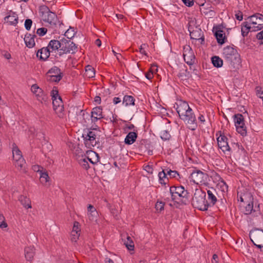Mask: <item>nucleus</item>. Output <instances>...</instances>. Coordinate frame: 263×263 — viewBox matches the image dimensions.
<instances>
[{"instance_id": "nucleus-1", "label": "nucleus", "mask_w": 263, "mask_h": 263, "mask_svg": "<svg viewBox=\"0 0 263 263\" xmlns=\"http://www.w3.org/2000/svg\"><path fill=\"white\" fill-rule=\"evenodd\" d=\"M49 47H52L53 51H55V59L62 57L65 54H74L77 51V45L70 40L63 37L60 40H52L49 42Z\"/></svg>"}, {"instance_id": "nucleus-2", "label": "nucleus", "mask_w": 263, "mask_h": 263, "mask_svg": "<svg viewBox=\"0 0 263 263\" xmlns=\"http://www.w3.org/2000/svg\"><path fill=\"white\" fill-rule=\"evenodd\" d=\"M40 16L43 21L48 24L47 26L55 29L57 24L59 25H63V23L59 21L58 16L55 13L51 11L49 8L46 5H42L39 9Z\"/></svg>"}, {"instance_id": "nucleus-3", "label": "nucleus", "mask_w": 263, "mask_h": 263, "mask_svg": "<svg viewBox=\"0 0 263 263\" xmlns=\"http://www.w3.org/2000/svg\"><path fill=\"white\" fill-rule=\"evenodd\" d=\"M222 56L224 60L233 68H238L241 63L240 54L235 48L231 46L223 48Z\"/></svg>"}, {"instance_id": "nucleus-4", "label": "nucleus", "mask_w": 263, "mask_h": 263, "mask_svg": "<svg viewBox=\"0 0 263 263\" xmlns=\"http://www.w3.org/2000/svg\"><path fill=\"white\" fill-rule=\"evenodd\" d=\"M206 193L201 189H196L192 199V205L194 208L202 211L208 210L209 204L206 200Z\"/></svg>"}, {"instance_id": "nucleus-5", "label": "nucleus", "mask_w": 263, "mask_h": 263, "mask_svg": "<svg viewBox=\"0 0 263 263\" xmlns=\"http://www.w3.org/2000/svg\"><path fill=\"white\" fill-rule=\"evenodd\" d=\"M172 200L176 202L186 204L189 201V193L182 186H171L170 188Z\"/></svg>"}, {"instance_id": "nucleus-6", "label": "nucleus", "mask_w": 263, "mask_h": 263, "mask_svg": "<svg viewBox=\"0 0 263 263\" xmlns=\"http://www.w3.org/2000/svg\"><path fill=\"white\" fill-rule=\"evenodd\" d=\"M249 237L254 245L263 252V230L259 229L252 230L250 232Z\"/></svg>"}, {"instance_id": "nucleus-7", "label": "nucleus", "mask_w": 263, "mask_h": 263, "mask_svg": "<svg viewBox=\"0 0 263 263\" xmlns=\"http://www.w3.org/2000/svg\"><path fill=\"white\" fill-rule=\"evenodd\" d=\"M234 121L237 132L242 136L247 134V127L245 126L243 116L240 114L234 115Z\"/></svg>"}, {"instance_id": "nucleus-8", "label": "nucleus", "mask_w": 263, "mask_h": 263, "mask_svg": "<svg viewBox=\"0 0 263 263\" xmlns=\"http://www.w3.org/2000/svg\"><path fill=\"white\" fill-rule=\"evenodd\" d=\"M190 178L191 181H192L195 184H204L207 181L208 175L200 170H195L191 173Z\"/></svg>"}, {"instance_id": "nucleus-9", "label": "nucleus", "mask_w": 263, "mask_h": 263, "mask_svg": "<svg viewBox=\"0 0 263 263\" xmlns=\"http://www.w3.org/2000/svg\"><path fill=\"white\" fill-rule=\"evenodd\" d=\"M180 119L186 124H189L190 128L192 130H194L197 126L195 115L191 108L189 109Z\"/></svg>"}, {"instance_id": "nucleus-10", "label": "nucleus", "mask_w": 263, "mask_h": 263, "mask_svg": "<svg viewBox=\"0 0 263 263\" xmlns=\"http://www.w3.org/2000/svg\"><path fill=\"white\" fill-rule=\"evenodd\" d=\"M249 20L250 24L254 26L255 31L260 30L263 28V15L257 13L248 18Z\"/></svg>"}, {"instance_id": "nucleus-11", "label": "nucleus", "mask_w": 263, "mask_h": 263, "mask_svg": "<svg viewBox=\"0 0 263 263\" xmlns=\"http://www.w3.org/2000/svg\"><path fill=\"white\" fill-rule=\"evenodd\" d=\"M166 175H168L170 178H176L177 176H180L179 173L176 171H172L171 169L166 168L162 170V172H159L158 176L159 178L160 183L162 184H166V182L165 181V179L168 181V179L166 177Z\"/></svg>"}, {"instance_id": "nucleus-12", "label": "nucleus", "mask_w": 263, "mask_h": 263, "mask_svg": "<svg viewBox=\"0 0 263 263\" xmlns=\"http://www.w3.org/2000/svg\"><path fill=\"white\" fill-rule=\"evenodd\" d=\"M54 55L56 54L55 51H53L52 47H49V43L46 47H43L37 50L36 52V57L39 58L40 60L45 61L50 57V54Z\"/></svg>"}, {"instance_id": "nucleus-13", "label": "nucleus", "mask_w": 263, "mask_h": 263, "mask_svg": "<svg viewBox=\"0 0 263 263\" xmlns=\"http://www.w3.org/2000/svg\"><path fill=\"white\" fill-rule=\"evenodd\" d=\"M183 56L184 60L187 64L191 66L194 64L195 56L190 46L184 47Z\"/></svg>"}, {"instance_id": "nucleus-14", "label": "nucleus", "mask_w": 263, "mask_h": 263, "mask_svg": "<svg viewBox=\"0 0 263 263\" xmlns=\"http://www.w3.org/2000/svg\"><path fill=\"white\" fill-rule=\"evenodd\" d=\"M153 146L151 144V142L147 139H142L139 142L138 149L139 152L142 153H145L148 155H153Z\"/></svg>"}, {"instance_id": "nucleus-15", "label": "nucleus", "mask_w": 263, "mask_h": 263, "mask_svg": "<svg viewBox=\"0 0 263 263\" xmlns=\"http://www.w3.org/2000/svg\"><path fill=\"white\" fill-rule=\"evenodd\" d=\"M53 108L56 114L60 118H63L64 117V105L61 97L56 98H52Z\"/></svg>"}, {"instance_id": "nucleus-16", "label": "nucleus", "mask_w": 263, "mask_h": 263, "mask_svg": "<svg viewBox=\"0 0 263 263\" xmlns=\"http://www.w3.org/2000/svg\"><path fill=\"white\" fill-rule=\"evenodd\" d=\"M213 31L217 43L220 45H223L227 41V37L226 36L225 33L222 30L221 26H214L213 28Z\"/></svg>"}, {"instance_id": "nucleus-17", "label": "nucleus", "mask_w": 263, "mask_h": 263, "mask_svg": "<svg viewBox=\"0 0 263 263\" xmlns=\"http://www.w3.org/2000/svg\"><path fill=\"white\" fill-rule=\"evenodd\" d=\"M97 135L95 132L88 130L84 132L82 135V137L84 140V143L86 145H89L94 146L96 145L97 142L96 140Z\"/></svg>"}, {"instance_id": "nucleus-18", "label": "nucleus", "mask_w": 263, "mask_h": 263, "mask_svg": "<svg viewBox=\"0 0 263 263\" xmlns=\"http://www.w3.org/2000/svg\"><path fill=\"white\" fill-rule=\"evenodd\" d=\"M174 107L176 108L180 118L191 108L186 102L182 101L176 103Z\"/></svg>"}, {"instance_id": "nucleus-19", "label": "nucleus", "mask_w": 263, "mask_h": 263, "mask_svg": "<svg viewBox=\"0 0 263 263\" xmlns=\"http://www.w3.org/2000/svg\"><path fill=\"white\" fill-rule=\"evenodd\" d=\"M218 145L223 153L226 152H230L231 147L229 145L228 142V138L224 135H220L217 139Z\"/></svg>"}, {"instance_id": "nucleus-20", "label": "nucleus", "mask_w": 263, "mask_h": 263, "mask_svg": "<svg viewBox=\"0 0 263 263\" xmlns=\"http://www.w3.org/2000/svg\"><path fill=\"white\" fill-rule=\"evenodd\" d=\"M189 30L190 31V35L191 39L200 40L201 44H204V37L203 32L201 29L196 28L195 29H194L192 31L190 29H189Z\"/></svg>"}, {"instance_id": "nucleus-21", "label": "nucleus", "mask_w": 263, "mask_h": 263, "mask_svg": "<svg viewBox=\"0 0 263 263\" xmlns=\"http://www.w3.org/2000/svg\"><path fill=\"white\" fill-rule=\"evenodd\" d=\"M208 198L209 202L208 201V204H209V207L214 205L217 201L216 195L217 193L215 189L212 187L207 191Z\"/></svg>"}, {"instance_id": "nucleus-22", "label": "nucleus", "mask_w": 263, "mask_h": 263, "mask_svg": "<svg viewBox=\"0 0 263 263\" xmlns=\"http://www.w3.org/2000/svg\"><path fill=\"white\" fill-rule=\"evenodd\" d=\"M91 120L92 122H96L98 120L104 118L102 114V108L101 106H97L92 109L91 111Z\"/></svg>"}, {"instance_id": "nucleus-23", "label": "nucleus", "mask_w": 263, "mask_h": 263, "mask_svg": "<svg viewBox=\"0 0 263 263\" xmlns=\"http://www.w3.org/2000/svg\"><path fill=\"white\" fill-rule=\"evenodd\" d=\"M9 13V14L4 18L5 22L8 23L10 25L16 26L18 23L17 15L12 11H10Z\"/></svg>"}, {"instance_id": "nucleus-24", "label": "nucleus", "mask_w": 263, "mask_h": 263, "mask_svg": "<svg viewBox=\"0 0 263 263\" xmlns=\"http://www.w3.org/2000/svg\"><path fill=\"white\" fill-rule=\"evenodd\" d=\"M36 37V36L34 34L26 33L24 40L27 47L31 48L35 46L34 38Z\"/></svg>"}, {"instance_id": "nucleus-25", "label": "nucleus", "mask_w": 263, "mask_h": 263, "mask_svg": "<svg viewBox=\"0 0 263 263\" xmlns=\"http://www.w3.org/2000/svg\"><path fill=\"white\" fill-rule=\"evenodd\" d=\"M88 156H85L88 162H90L92 164L97 163L99 161V157L97 153L92 151L87 152Z\"/></svg>"}, {"instance_id": "nucleus-26", "label": "nucleus", "mask_w": 263, "mask_h": 263, "mask_svg": "<svg viewBox=\"0 0 263 263\" xmlns=\"http://www.w3.org/2000/svg\"><path fill=\"white\" fill-rule=\"evenodd\" d=\"M250 201L248 202L247 205L245 208V210L243 211V213L245 215H249L251 214L253 212H256V211H259V205L258 204L257 207L256 206L255 208L253 205V200L250 199Z\"/></svg>"}, {"instance_id": "nucleus-27", "label": "nucleus", "mask_w": 263, "mask_h": 263, "mask_svg": "<svg viewBox=\"0 0 263 263\" xmlns=\"http://www.w3.org/2000/svg\"><path fill=\"white\" fill-rule=\"evenodd\" d=\"M137 137L138 135L136 133L134 132H129L126 135L124 142L126 144L130 145L136 141Z\"/></svg>"}, {"instance_id": "nucleus-28", "label": "nucleus", "mask_w": 263, "mask_h": 263, "mask_svg": "<svg viewBox=\"0 0 263 263\" xmlns=\"http://www.w3.org/2000/svg\"><path fill=\"white\" fill-rule=\"evenodd\" d=\"M35 249L34 247L30 246L26 247L24 250L25 256L27 260L31 261L35 254Z\"/></svg>"}, {"instance_id": "nucleus-29", "label": "nucleus", "mask_w": 263, "mask_h": 263, "mask_svg": "<svg viewBox=\"0 0 263 263\" xmlns=\"http://www.w3.org/2000/svg\"><path fill=\"white\" fill-rule=\"evenodd\" d=\"M40 180L41 183L44 185L46 184V183L49 182L50 179L47 172L46 171V170L43 167H42V170L40 173Z\"/></svg>"}, {"instance_id": "nucleus-30", "label": "nucleus", "mask_w": 263, "mask_h": 263, "mask_svg": "<svg viewBox=\"0 0 263 263\" xmlns=\"http://www.w3.org/2000/svg\"><path fill=\"white\" fill-rule=\"evenodd\" d=\"M18 200L26 209L31 208V200L26 196L21 195Z\"/></svg>"}, {"instance_id": "nucleus-31", "label": "nucleus", "mask_w": 263, "mask_h": 263, "mask_svg": "<svg viewBox=\"0 0 263 263\" xmlns=\"http://www.w3.org/2000/svg\"><path fill=\"white\" fill-rule=\"evenodd\" d=\"M15 161V166L20 171H25L26 166L25 160L23 158Z\"/></svg>"}, {"instance_id": "nucleus-32", "label": "nucleus", "mask_w": 263, "mask_h": 263, "mask_svg": "<svg viewBox=\"0 0 263 263\" xmlns=\"http://www.w3.org/2000/svg\"><path fill=\"white\" fill-rule=\"evenodd\" d=\"M85 75L89 78H92L95 76V70L92 66L88 65L85 67Z\"/></svg>"}, {"instance_id": "nucleus-33", "label": "nucleus", "mask_w": 263, "mask_h": 263, "mask_svg": "<svg viewBox=\"0 0 263 263\" xmlns=\"http://www.w3.org/2000/svg\"><path fill=\"white\" fill-rule=\"evenodd\" d=\"M213 65L216 68L221 67L223 65V60L218 56H214L211 58Z\"/></svg>"}, {"instance_id": "nucleus-34", "label": "nucleus", "mask_w": 263, "mask_h": 263, "mask_svg": "<svg viewBox=\"0 0 263 263\" xmlns=\"http://www.w3.org/2000/svg\"><path fill=\"white\" fill-rule=\"evenodd\" d=\"M135 99L132 96L125 95L123 100V104L125 106L134 105Z\"/></svg>"}, {"instance_id": "nucleus-35", "label": "nucleus", "mask_w": 263, "mask_h": 263, "mask_svg": "<svg viewBox=\"0 0 263 263\" xmlns=\"http://www.w3.org/2000/svg\"><path fill=\"white\" fill-rule=\"evenodd\" d=\"M124 245L128 250L133 251L134 250V242L130 237L126 236V240H125Z\"/></svg>"}, {"instance_id": "nucleus-36", "label": "nucleus", "mask_w": 263, "mask_h": 263, "mask_svg": "<svg viewBox=\"0 0 263 263\" xmlns=\"http://www.w3.org/2000/svg\"><path fill=\"white\" fill-rule=\"evenodd\" d=\"M12 153L14 160L20 159L23 158L21 151L18 148L17 146L13 147Z\"/></svg>"}, {"instance_id": "nucleus-37", "label": "nucleus", "mask_w": 263, "mask_h": 263, "mask_svg": "<svg viewBox=\"0 0 263 263\" xmlns=\"http://www.w3.org/2000/svg\"><path fill=\"white\" fill-rule=\"evenodd\" d=\"M79 163L80 165L86 170H87L89 168H90L88 162L85 157L80 159L79 160Z\"/></svg>"}, {"instance_id": "nucleus-38", "label": "nucleus", "mask_w": 263, "mask_h": 263, "mask_svg": "<svg viewBox=\"0 0 263 263\" xmlns=\"http://www.w3.org/2000/svg\"><path fill=\"white\" fill-rule=\"evenodd\" d=\"M48 73H52L53 74L52 76L63 74L61 69L58 67L57 66H54L51 69H50L48 71Z\"/></svg>"}, {"instance_id": "nucleus-39", "label": "nucleus", "mask_w": 263, "mask_h": 263, "mask_svg": "<svg viewBox=\"0 0 263 263\" xmlns=\"http://www.w3.org/2000/svg\"><path fill=\"white\" fill-rule=\"evenodd\" d=\"M98 214L97 211H93L88 213V217L90 221H97Z\"/></svg>"}, {"instance_id": "nucleus-40", "label": "nucleus", "mask_w": 263, "mask_h": 263, "mask_svg": "<svg viewBox=\"0 0 263 263\" xmlns=\"http://www.w3.org/2000/svg\"><path fill=\"white\" fill-rule=\"evenodd\" d=\"M31 90L33 93L36 95L37 93L41 94L43 91L42 88H40L37 84L32 85L31 87Z\"/></svg>"}, {"instance_id": "nucleus-41", "label": "nucleus", "mask_w": 263, "mask_h": 263, "mask_svg": "<svg viewBox=\"0 0 263 263\" xmlns=\"http://www.w3.org/2000/svg\"><path fill=\"white\" fill-rule=\"evenodd\" d=\"M36 97L37 100L41 103H43V101H46V100L48 99V96L45 93L44 91H43L41 94H36Z\"/></svg>"}, {"instance_id": "nucleus-42", "label": "nucleus", "mask_w": 263, "mask_h": 263, "mask_svg": "<svg viewBox=\"0 0 263 263\" xmlns=\"http://www.w3.org/2000/svg\"><path fill=\"white\" fill-rule=\"evenodd\" d=\"M74 31L70 28V29H68L64 34V35L67 37L68 40L71 39L74 35Z\"/></svg>"}, {"instance_id": "nucleus-43", "label": "nucleus", "mask_w": 263, "mask_h": 263, "mask_svg": "<svg viewBox=\"0 0 263 263\" xmlns=\"http://www.w3.org/2000/svg\"><path fill=\"white\" fill-rule=\"evenodd\" d=\"M164 203L162 201H157L155 205V208L157 211L161 212L164 209Z\"/></svg>"}, {"instance_id": "nucleus-44", "label": "nucleus", "mask_w": 263, "mask_h": 263, "mask_svg": "<svg viewBox=\"0 0 263 263\" xmlns=\"http://www.w3.org/2000/svg\"><path fill=\"white\" fill-rule=\"evenodd\" d=\"M47 29L44 27L40 28L37 29L36 34L39 36H43L47 33Z\"/></svg>"}, {"instance_id": "nucleus-45", "label": "nucleus", "mask_w": 263, "mask_h": 263, "mask_svg": "<svg viewBox=\"0 0 263 263\" xmlns=\"http://www.w3.org/2000/svg\"><path fill=\"white\" fill-rule=\"evenodd\" d=\"M243 25V27L246 28L247 30H249V31H255L253 29H254V26L251 27L250 25V24L248 22H244L241 24Z\"/></svg>"}, {"instance_id": "nucleus-46", "label": "nucleus", "mask_w": 263, "mask_h": 263, "mask_svg": "<svg viewBox=\"0 0 263 263\" xmlns=\"http://www.w3.org/2000/svg\"><path fill=\"white\" fill-rule=\"evenodd\" d=\"M171 137L169 133L166 130H163L161 132V138L164 140H168Z\"/></svg>"}, {"instance_id": "nucleus-47", "label": "nucleus", "mask_w": 263, "mask_h": 263, "mask_svg": "<svg viewBox=\"0 0 263 263\" xmlns=\"http://www.w3.org/2000/svg\"><path fill=\"white\" fill-rule=\"evenodd\" d=\"M63 74L57 76H50V81L54 82H59L62 78Z\"/></svg>"}, {"instance_id": "nucleus-48", "label": "nucleus", "mask_w": 263, "mask_h": 263, "mask_svg": "<svg viewBox=\"0 0 263 263\" xmlns=\"http://www.w3.org/2000/svg\"><path fill=\"white\" fill-rule=\"evenodd\" d=\"M32 24V21L31 19L27 18L25 22V27L27 30H30L31 25Z\"/></svg>"}, {"instance_id": "nucleus-49", "label": "nucleus", "mask_w": 263, "mask_h": 263, "mask_svg": "<svg viewBox=\"0 0 263 263\" xmlns=\"http://www.w3.org/2000/svg\"><path fill=\"white\" fill-rule=\"evenodd\" d=\"M7 227V223L5 221V217L3 215L0 214V228H5Z\"/></svg>"}, {"instance_id": "nucleus-50", "label": "nucleus", "mask_w": 263, "mask_h": 263, "mask_svg": "<svg viewBox=\"0 0 263 263\" xmlns=\"http://www.w3.org/2000/svg\"><path fill=\"white\" fill-rule=\"evenodd\" d=\"M51 96L52 97V98H59V97H60L59 95V91L55 87H54L52 90L51 91Z\"/></svg>"}, {"instance_id": "nucleus-51", "label": "nucleus", "mask_w": 263, "mask_h": 263, "mask_svg": "<svg viewBox=\"0 0 263 263\" xmlns=\"http://www.w3.org/2000/svg\"><path fill=\"white\" fill-rule=\"evenodd\" d=\"M247 197L249 198L250 199L253 200V196L250 194H246L243 195V196H241L240 197V201L241 202H244V199H246Z\"/></svg>"}, {"instance_id": "nucleus-52", "label": "nucleus", "mask_w": 263, "mask_h": 263, "mask_svg": "<svg viewBox=\"0 0 263 263\" xmlns=\"http://www.w3.org/2000/svg\"><path fill=\"white\" fill-rule=\"evenodd\" d=\"M183 4L187 6L191 7L194 5V0H181Z\"/></svg>"}, {"instance_id": "nucleus-53", "label": "nucleus", "mask_w": 263, "mask_h": 263, "mask_svg": "<svg viewBox=\"0 0 263 263\" xmlns=\"http://www.w3.org/2000/svg\"><path fill=\"white\" fill-rule=\"evenodd\" d=\"M78 225H79V222H78L75 221L74 222V224H73V229H72V232L73 233H74L76 234L79 233L80 230H79V227H78Z\"/></svg>"}, {"instance_id": "nucleus-54", "label": "nucleus", "mask_w": 263, "mask_h": 263, "mask_svg": "<svg viewBox=\"0 0 263 263\" xmlns=\"http://www.w3.org/2000/svg\"><path fill=\"white\" fill-rule=\"evenodd\" d=\"M256 38L260 41V44H263V30L256 34Z\"/></svg>"}, {"instance_id": "nucleus-55", "label": "nucleus", "mask_w": 263, "mask_h": 263, "mask_svg": "<svg viewBox=\"0 0 263 263\" xmlns=\"http://www.w3.org/2000/svg\"><path fill=\"white\" fill-rule=\"evenodd\" d=\"M241 35L243 37L247 36L249 32V30H247L246 28H244L243 25H241Z\"/></svg>"}, {"instance_id": "nucleus-56", "label": "nucleus", "mask_w": 263, "mask_h": 263, "mask_svg": "<svg viewBox=\"0 0 263 263\" xmlns=\"http://www.w3.org/2000/svg\"><path fill=\"white\" fill-rule=\"evenodd\" d=\"M80 236V234L73 233L71 232V240L73 242H76L77 240L78 239L79 236Z\"/></svg>"}, {"instance_id": "nucleus-57", "label": "nucleus", "mask_w": 263, "mask_h": 263, "mask_svg": "<svg viewBox=\"0 0 263 263\" xmlns=\"http://www.w3.org/2000/svg\"><path fill=\"white\" fill-rule=\"evenodd\" d=\"M235 16V18L238 21H241L243 19V14L240 11H238Z\"/></svg>"}, {"instance_id": "nucleus-58", "label": "nucleus", "mask_w": 263, "mask_h": 263, "mask_svg": "<svg viewBox=\"0 0 263 263\" xmlns=\"http://www.w3.org/2000/svg\"><path fill=\"white\" fill-rule=\"evenodd\" d=\"M147 46V45L145 44H142L140 49H139V51L142 54H143L144 55H147V53L146 52V51L144 50V48L145 47Z\"/></svg>"}, {"instance_id": "nucleus-59", "label": "nucleus", "mask_w": 263, "mask_h": 263, "mask_svg": "<svg viewBox=\"0 0 263 263\" xmlns=\"http://www.w3.org/2000/svg\"><path fill=\"white\" fill-rule=\"evenodd\" d=\"M255 90L257 95L258 96H263V90H261V87L260 86H257L255 88Z\"/></svg>"}, {"instance_id": "nucleus-60", "label": "nucleus", "mask_w": 263, "mask_h": 263, "mask_svg": "<svg viewBox=\"0 0 263 263\" xmlns=\"http://www.w3.org/2000/svg\"><path fill=\"white\" fill-rule=\"evenodd\" d=\"M145 170L149 174H153V169L152 167L149 165H147L145 167Z\"/></svg>"}, {"instance_id": "nucleus-61", "label": "nucleus", "mask_w": 263, "mask_h": 263, "mask_svg": "<svg viewBox=\"0 0 263 263\" xmlns=\"http://www.w3.org/2000/svg\"><path fill=\"white\" fill-rule=\"evenodd\" d=\"M42 167L40 166V165H34L33 166V170L34 171L37 172H39L40 173L41 171L42 170Z\"/></svg>"}, {"instance_id": "nucleus-62", "label": "nucleus", "mask_w": 263, "mask_h": 263, "mask_svg": "<svg viewBox=\"0 0 263 263\" xmlns=\"http://www.w3.org/2000/svg\"><path fill=\"white\" fill-rule=\"evenodd\" d=\"M87 210H88V213H91L93 211H97V210L95 208V207L91 204L88 205V208H87Z\"/></svg>"}, {"instance_id": "nucleus-63", "label": "nucleus", "mask_w": 263, "mask_h": 263, "mask_svg": "<svg viewBox=\"0 0 263 263\" xmlns=\"http://www.w3.org/2000/svg\"><path fill=\"white\" fill-rule=\"evenodd\" d=\"M157 66L156 65L153 64L152 65L149 71L153 72V74H154V73L156 71H157Z\"/></svg>"}, {"instance_id": "nucleus-64", "label": "nucleus", "mask_w": 263, "mask_h": 263, "mask_svg": "<svg viewBox=\"0 0 263 263\" xmlns=\"http://www.w3.org/2000/svg\"><path fill=\"white\" fill-rule=\"evenodd\" d=\"M212 262V263H218V257L216 254L213 255Z\"/></svg>"}]
</instances>
